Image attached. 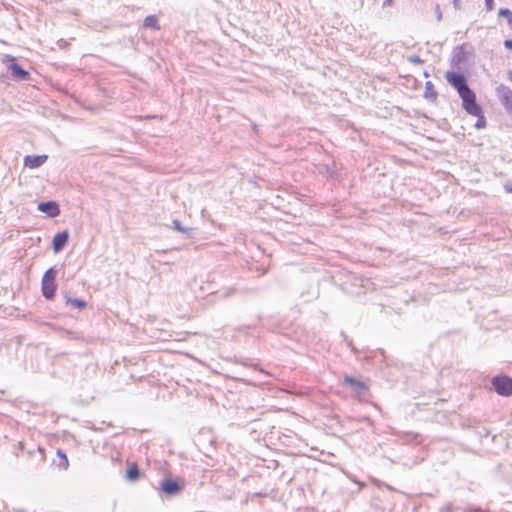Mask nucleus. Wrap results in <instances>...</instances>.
<instances>
[{"label": "nucleus", "instance_id": "nucleus-15", "mask_svg": "<svg viewBox=\"0 0 512 512\" xmlns=\"http://www.w3.org/2000/svg\"><path fill=\"white\" fill-rule=\"evenodd\" d=\"M141 476V471L137 464L133 463L131 464L127 471H126V477L130 481H137Z\"/></svg>", "mask_w": 512, "mask_h": 512}, {"label": "nucleus", "instance_id": "nucleus-7", "mask_svg": "<svg viewBox=\"0 0 512 512\" xmlns=\"http://www.w3.org/2000/svg\"><path fill=\"white\" fill-rule=\"evenodd\" d=\"M496 95L499 99L500 103L505 108L506 112L508 114L512 113V90L505 86V85H499L496 88Z\"/></svg>", "mask_w": 512, "mask_h": 512}, {"label": "nucleus", "instance_id": "nucleus-3", "mask_svg": "<svg viewBox=\"0 0 512 512\" xmlns=\"http://www.w3.org/2000/svg\"><path fill=\"white\" fill-rule=\"evenodd\" d=\"M185 487L183 480L166 477L160 482V489L167 496H176L180 494Z\"/></svg>", "mask_w": 512, "mask_h": 512}, {"label": "nucleus", "instance_id": "nucleus-12", "mask_svg": "<svg viewBox=\"0 0 512 512\" xmlns=\"http://www.w3.org/2000/svg\"><path fill=\"white\" fill-rule=\"evenodd\" d=\"M343 383L349 386L352 389V391L358 394H362L364 391L368 389L364 382L348 375L344 377Z\"/></svg>", "mask_w": 512, "mask_h": 512}, {"label": "nucleus", "instance_id": "nucleus-4", "mask_svg": "<svg viewBox=\"0 0 512 512\" xmlns=\"http://www.w3.org/2000/svg\"><path fill=\"white\" fill-rule=\"evenodd\" d=\"M445 77L448 83L457 90L459 96L471 89L468 86L467 79L463 74L457 72H447Z\"/></svg>", "mask_w": 512, "mask_h": 512}, {"label": "nucleus", "instance_id": "nucleus-17", "mask_svg": "<svg viewBox=\"0 0 512 512\" xmlns=\"http://www.w3.org/2000/svg\"><path fill=\"white\" fill-rule=\"evenodd\" d=\"M144 26L152 29H159L158 19L155 15H149L144 19Z\"/></svg>", "mask_w": 512, "mask_h": 512}, {"label": "nucleus", "instance_id": "nucleus-10", "mask_svg": "<svg viewBox=\"0 0 512 512\" xmlns=\"http://www.w3.org/2000/svg\"><path fill=\"white\" fill-rule=\"evenodd\" d=\"M8 70L11 74V76L19 81L28 80L30 77V74L27 70H25L20 64L18 63H12L8 66Z\"/></svg>", "mask_w": 512, "mask_h": 512}, {"label": "nucleus", "instance_id": "nucleus-9", "mask_svg": "<svg viewBox=\"0 0 512 512\" xmlns=\"http://www.w3.org/2000/svg\"><path fill=\"white\" fill-rule=\"evenodd\" d=\"M69 240V233L67 231L58 232L52 240V248L55 253H59L64 249Z\"/></svg>", "mask_w": 512, "mask_h": 512}, {"label": "nucleus", "instance_id": "nucleus-23", "mask_svg": "<svg viewBox=\"0 0 512 512\" xmlns=\"http://www.w3.org/2000/svg\"><path fill=\"white\" fill-rule=\"evenodd\" d=\"M464 512H488V511H483L481 508L467 507L464 509Z\"/></svg>", "mask_w": 512, "mask_h": 512}, {"label": "nucleus", "instance_id": "nucleus-16", "mask_svg": "<svg viewBox=\"0 0 512 512\" xmlns=\"http://www.w3.org/2000/svg\"><path fill=\"white\" fill-rule=\"evenodd\" d=\"M65 298H66V304H70L79 310H82V309L86 308V306H87V303L84 300L71 298L69 296H66Z\"/></svg>", "mask_w": 512, "mask_h": 512}, {"label": "nucleus", "instance_id": "nucleus-20", "mask_svg": "<svg viewBox=\"0 0 512 512\" xmlns=\"http://www.w3.org/2000/svg\"><path fill=\"white\" fill-rule=\"evenodd\" d=\"M475 117L478 118L476 124H475V127L478 128V129H481V128H484L486 126V120H485V117L483 115V112L479 115H474Z\"/></svg>", "mask_w": 512, "mask_h": 512}, {"label": "nucleus", "instance_id": "nucleus-19", "mask_svg": "<svg viewBox=\"0 0 512 512\" xmlns=\"http://www.w3.org/2000/svg\"><path fill=\"white\" fill-rule=\"evenodd\" d=\"M499 16L506 18L509 27L512 29V11L508 8H501Z\"/></svg>", "mask_w": 512, "mask_h": 512}, {"label": "nucleus", "instance_id": "nucleus-30", "mask_svg": "<svg viewBox=\"0 0 512 512\" xmlns=\"http://www.w3.org/2000/svg\"><path fill=\"white\" fill-rule=\"evenodd\" d=\"M436 16H437L438 20H440V19H441V16H442V15H441V12L436 13Z\"/></svg>", "mask_w": 512, "mask_h": 512}, {"label": "nucleus", "instance_id": "nucleus-26", "mask_svg": "<svg viewBox=\"0 0 512 512\" xmlns=\"http://www.w3.org/2000/svg\"><path fill=\"white\" fill-rule=\"evenodd\" d=\"M504 46L506 49L512 50V39H506L504 41Z\"/></svg>", "mask_w": 512, "mask_h": 512}, {"label": "nucleus", "instance_id": "nucleus-31", "mask_svg": "<svg viewBox=\"0 0 512 512\" xmlns=\"http://www.w3.org/2000/svg\"><path fill=\"white\" fill-rule=\"evenodd\" d=\"M509 79L512 81V71L509 72Z\"/></svg>", "mask_w": 512, "mask_h": 512}, {"label": "nucleus", "instance_id": "nucleus-29", "mask_svg": "<svg viewBox=\"0 0 512 512\" xmlns=\"http://www.w3.org/2000/svg\"><path fill=\"white\" fill-rule=\"evenodd\" d=\"M436 16H437L438 20H440V19H441V16H442V15H441V12L436 13Z\"/></svg>", "mask_w": 512, "mask_h": 512}, {"label": "nucleus", "instance_id": "nucleus-25", "mask_svg": "<svg viewBox=\"0 0 512 512\" xmlns=\"http://www.w3.org/2000/svg\"><path fill=\"white\" fill-rule=\"evenodd\" d=\"M504 189L507 193H511L512 194V181H509L507 182L505 185H504Z\"/></svg>", "mask_w": 512, "mask_h": 512}, {"label": "nucleus", "instance_id": "nucleus-24", "mask_svg": "<svg viewBox=\"0 0 512 512\" xmlns=\"http://www.w3.org/2000/svg\"><path fill=\"white\" fill-rule=\"evenodd\" d=\"M485 4L488 11L493 10L494 8V0H485Z\"/></svg>", "mask_w": 512, "mask_h": 512}, {"label": "nucleus", "instance_id": "nucleus-22", "mask_svg": "<svg viewBox=\"0 0 512 512\" xmlns=\"http://www.w3.org/2000/svg\"><path fill=\"white\" fill-rule=\"evenodd\" d=\"M455 509L453 503L449 502L440 508V512H453Z\"/></svg>", "mask_w": 512, "mask_h": 512}, {"label": "nucleus", "instance_id": "nucleus-28", "mask_svg": "<svg viewBox=\"0 0 512 512\" xmlns=\"http://www.w3.org/2000/svg\"><path fill=\"white\" fill-rule=\"evenodd\" d=\"M453 3H454L455 8H458L459 0H453Z\"/></svg>", "mask_w": 512, "mask_h": 512}, {"label": "nucleus", "instance_id": "nucleus-13", "mask_svg": "<svg viewBox=\"0 0 512 512\" xmlns=\"http://www.w3.org/2000/svg\"><path fill=\"white\" fill-rule=\"evenodd\" d=\"M173 228L180 233L186 235L187 238H194L197 234V229L193 227H184L178 219L172 221Z\"/></svg>", "mask_w": 512, "mask_h": 512}, {"label": "nucleus", "instance_id": "nucleus-8", "mask_svg": "<svg viewBox=\"0 0 512 512\" xmlns=\"http://www.w3.org/2000/svg\"><path fill=\"white\" fill-rule=\"evenodd\" d=\"M38 210L48 217L54 218L60 214V207L56 201H45L38 204Z\"/></svg>", "mask_w": 512, "mask_h": 512}, {"label": "nucleus", "instance_id": "nucleus-21", "mask_svg": "<svg viewBox=\"0 0 512 512\" xmlns=\"http://www.w3.org/2000/svg\"><path fill=\"white\" fill-rule=\"evenodd\" d=\"M407 60L410 62V63H413V64H417V65H420V64H423V60L417 56V55H409L407 57Z\"/></svg>", "mask_w": 512, "mask_h": 512}, {"label": "nucleus", "instance_id": "nucleus-18", "mask_svg": "<svg viewBox=\"0 0 512 512\" xmlns=\"http://www.w3.org/2000/svg\"><path fill=\"white\" fill-rule=\"evenodd\" d=\"M57 456L60 458L59 467L66 470L69 466V461L65 452L62 451L61 449H58Z\"/></svg>", "mask_w": 512, "mask_h": 512}, {"label": "nucleus", "instance_id": "nucleus-2", "mask_svg": "<svg viewBox=\"0 0 512 512\" xmlns=\"http://www.w3.org/2000/svg\"><path fill=\"white\" fill-rule=\"evenodd\" d=\"M463 109L470 115H479L482 113V107L477 103L475 92L470 89L460 95Z\"/></svg>", "mask_w": 512, "mask_h": 512}, {"label": "nucleus", "instance_id": "nucleus-6", "mask_svg": "<svg viewBox=\"0 0 512 512\" xmlns=\"http://www.w3.org/2000/svg\"><path fill=\"white\" fill-rule=\"evenodd\" d=\"M468 48V44H462L453 49L452 64L455 67L460 69L467 64L468 57L471 55Z\"/></svg>", "mask_w": 512, "mask_h": 512}, {"label": "nucleus", "instance_id": "nucleus-5", "mask_svg": "<svg viewBox=\"0 0 512 512\" xmlns=\"http://www.w3.org/2000/svg\"><path fill=\"white\" fill-rule=\"evenodd\" d=\"M494 390L502 396H510L512 394V378L509 376H495L492 379Z\"/></svg>", "mask_w": 512, "mask_h": 512}, {"label": "nucleus", "instance_id": "nucleus-27", "mask_svg": "<svg viewBox=\"0 0 512 512\" xmlns=\"http://www.w3.org/2000/svg\"><path fill=\"white\" fill-rule=\"evenodd\" d=\"M392 4H393V0H384L383 1V7L391 6Z\"/></svg>", "mask_w": 512, "mask_h": 512}, {"label": "nucleus", "instance_id": "nucleus-14", "mask_svg": "<svg viewBox=\"0 0 512 512\" xmlns=\"http://www.w3.org/2000/svg\"><path fill=\"white\" fill-rule=\"evenodd\" d=\"M424 98L431 101V102H435L436 99H437V92L434 88V85L432 84V82L430 81H427L425 83V89H424Z\"/></svg>", "mask_w": 512, "mask_h": 512}, {"label": "nucleus", "instance_id": "nucleus-11", "mask_svg": "<svg viewBox=\"0 0 512 512\" xmlns=\"http://www.w3.org/2000/svg\"><path fill=\"white\" fill-rule=\"evenodd\" d=\"M47 159V155H27L24 157V166L30 169H35L42 166Z\"/></svg>", "mask_w": 512, "mask_h": 512}, {"label": "nucleus", "instance_id": "nucleus-32", "mask_svg": "<svg viewBox=\"0 0 512 512\" xmlns=\"http://www.w3.org/2000/svg\"><path fill=\"white\" fill-rule=\"evenodd\" d=\"M511 115H512V112H511Z\"/></svg>", "mask_w": 512, "mask_h": 512}, {"label": "nucleus", "instance_id": "nucleus-1", "mask_svg": "<svg viewBox=\"0 0 512 512\" xmlns=\"http://www.w3.org/2000/svg\"><path fill=\"white\" fill-rule=\"evenodd\" d=\"M56 276H57V270L54 267L49 268L43 275L42 283H41V290L43 296L51 300L54 298L56 293Z\"/></svg>", "mask_w": 512, "mask_h": 512}]
</instances>
